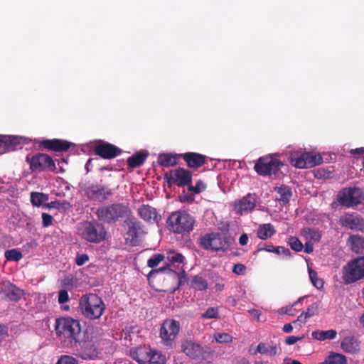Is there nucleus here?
<instances>
[{"instance_id":"1","label":"nucleus","mask_w":364,"mask_h":364,"mask_svg":"<svg viewBox=\"0 0 364 364\" xmlns=\"http://www.w3.org/2000/svg\"><path fill=\"white\" fill-rule=\"evenodd\" d=\"M56 335L65 346L77 345L80 340L81 326L78 320L71 317H62L55 320Z\"/></svg>"},{"instance_id":"2","label":"nucleus","mask_w":364,"mask_h":364,"mask_svg":"<svg viewBox=\"0 0 364 364\" xmlns=\"http://www.w3.org/2000/svg\"><path fill=\"white\" fill-rule=\"evenodd\" d=\"M79 309L85 318L95 320L102 316L106 310V306L97 294H87L80 298Z\"/></svg>"},{"instance_id":"3","label":"nucleus","mask_w":364,"mask_h":364,"mask_svg":"<svg viewBox=\"0 0 364 364\" xmlns=\"http://www.w3.org/2000/svg\"><path fill=\"white\" fill-rule=\"evenodd\" d=\"M129 208L123 203H112L100 207L96 212L99 220L107 224H114L128 216Z\"/></svg>"},{"instance_id":"4","label":"nucleus","mask_w":364,"mask_h":364,"mask_svg":"<svg viewBox=\"0 0 364 364\" xmlns=\"http://www.w3.org/2000/svg\"><path fill=\"white\" fill-rule=\"evenodd\" d=\"M195 218L184 210L173 212L167 219V226L170 231L176 234L189 233L194 227Z\"/></svg>"},{"instance_id":"5","label":"nucleus","mask_w":364,"mask_h":364,"mask_svg":"<svg viewBox=\"0 0 364 364\" xmlns=\"http://www.w3.org/2000/svg\"><path fill=\"white\" fill-rule=\"evenodd\" d=\"M230 237L220 232H211L201 237L199 245L204 250L218 252L227 250L230 245Z\"/></svg>"},{"instance_id":"6","label":"nucleus","mask_w":364,"mask_h":364,"mask_svg":"<svg viewBox=\"0 0 364 364\" xmlns=\"http://www.w3.org/2000/svg\"><path fill=\"white\" fill-rule=\"evenodd\" d=\"M364 278V257L349 261L342 269V279L345 284L354 283Z\"/></svg>"},{"instance_id":"7","label":"nucleus","mask_w":364,"mask_h":364,"mask_svg":"<svg viewBox=\"0 0 364 364\" xmlns=\"http://www.w3.org/2000/svg\"><path fill=\"white\" fill-rule=\"evenodd\" d=\"M81 237L87 242L100 243L106 239L107 231L104 225L96 221H87L80 229Z\"/></svg>"},{"instance_id":"8","label":"nucleus","mask_w":364,"mask_h":364,"mask_svg":"<svg viewBox=\"0 0 364 364\" xmlns=\"http://www.w3.org/2000/svg\"><path fill=\"white\" fill-rule=\"evenodd\" d=\"M26 161L32 172H54L56 170L54 160L46 154L37 153L32 156L28 155Z\"/></svg>"},{"instance_id":"9","label":"nucleus","mask_w":364,"mask_h":364,"mask_svg":"<svg viewBox=\"0 0 364 364\" xmlns=\"http://www.w3.org/2000/svg\"><path fill=\"white\" fill-rule=\"evenodd\" d=\"M284 165L279 159L272 155L259 157L256 161L254 169L260 176H266L275 174Z\"/></svg>"},{"instance_id":"10","label":"nucleus","mask_w":364,"mask_h":364,"mask_svg":"<svg viewBox=\"0 0 364 364\" xmlns=\"http://www.w3.org/2000/svg\"><path fill=\"white\" fill-rule=\"evenodd\" d=\"M192 172L190 170L178 167L166 173L164 179L166 181L169 188L173 185L184 187L192 183Z\"/></svg>"},{"instance_id":"11","label":"nucleus","mask_w":364,"mask_h":364,"mask_svg":"<svg viewBox=\"0 0 364 364\" xmlns=\"http://www.w3.org/2000/svg\"><path fill=\"white\" fill-rule=\"evenodd\" d=\"M74 354L83 360H93L99 357L101 349L92 340L80 341L75 345Z\"/></svg>"},{"instance_id":"12","label":"nucleus","mask_w":364,"mask_h":364,"mask_svg":"<svg viewBox=\"0 0 364 364\" xmlns=\"http://www.w3.org/2000/svg\"><path fill=\"white\" fill-rule=\"evenodd\" d=\"M180 331L179 321L166 319L160 328V337L165 346H171Z\"/></svg>"},{"instance_id":"13","label":"nucleus","mask_w":364,"mask_h":364,"mask_svg":"<svg viewBox=\"0 0 364 364\" xmlns=\"http://www.w3.org/2000/svg\"><path fill=\"white\" fill-rule=\"evenodd\" d=\"M127 229L126 231V242L133 246H136L139 242V237L144 233L143 225L135 218H128L124 221Z\"/></svg>"},{"instance_id":"14","label":"nucleus","mask_w":364,"mask_h":364,"mask_svg":"<svg viewBox=\"0 0 364 364\" xmlns=\"http://www.w3.org/2000/svg\"><path fill=\"white\" fill-rule=\"evenodd\" d=\"M363 198L360 190L358 188L343 189L338 194V202L348 208L357 205L362 203Z\"/></svg>"},{"instance_id":"15","label":"nucleus","mask_w":364,"mask_h":364,"mask_svg":"<svg viewBox=\"0 0 364 364\" xmlns=\"http://www.w3.org/2000/svg\"><path fill=\"white\" fill-rule=\"evenodd\" d=\"M85 193L88 199L100 203L107 200L112 195L110 188L100 184H92L87 186L85 188Z\"/></svg>"},{"instance_id":"16","label":"nucleus","mask_w":364,"mask_h":364,"mask_svg":"<svg viewBox=\"0 0 364 364\" xmlns=\"http://www.w3.org/2000/svg\"><path fill=\"white\" fill-rule=\"evenodd\" d=\"M339 224L355 231L364 230V218L355 213H346L339 218Z\"/></svg>"},{"instance_id":"17","label":"nucleus","mask_w":364,"mask_h":364,"mask_svg":"<svg viewBox=\"0 0 364 364\" xmlns=\"http://www.w3.org/2000/svg\"><path fill=\"white\" fill-rule=\"evenodd\" d=\"M95 154L105 159H112L120 155L122 149L117 146L106 141H100L94 146Z\"/></svg>"},{"instance_id":"18","label":"nucleus","mask_w":364,"mask_h":364,"mask_svg":"<svg viewBox=\"0 0 364 364\" xmlns=\"http://www.w3.org/2000/svg\"><path fill=\"white\" fill-rule=\"evenodd\" d=\"M35 143L42 150L47 149L58 152L67 151L71 145L68 141L60 139H36Z\"/></svg>"},{"instance_id":"19","label":"nucleus","mask_w":364,"mask_h":364,"mask_svg":"<svg viewBox=\"0 0 364 364\" xmlns=\"http://www.w3.org/2000/svg\"><path fill=\"white\" fill-rule=\"evenodd\" d=\"M256 207V197L255 195L248 193L241 199L235 200L233 205L234 211L242 215L252 211Z\"/></svg>"},{"instance_id":"20","label":"nucleus","mask_w":364,"mask_h":364,"mask_svg":"<svg viewBox=\"0 0 364 364\" xmlns=\"http://www.w3.org/2000/svg\"><path fill=\"white\" fill-rule=\"evenodd\" d=\"M24 139L19 136L1 135V154L22 149Z\"/></svg>"},{"instance_id":"21","label":"nucleus","mask_w":364,"mask_h":364,"mask_svg":"<svg viewBox=\"0 0 364 364\" xmlns=\"http://www.w3.org/2000/svg\"><path fill=\"white\" fill-rule=\"evenodd\" d=\"M181 158L190 168H198L206 164L208 156L197 152H186L181 154Z\"/></svg>"},{"instance_id":"22","label":"nucleus","mask_w":364,"mask_h":364,"mask_svg":"<svg viewBox=\"0 0 364 364\" xmlns=\"http://www.w3.org/2000/svg\"><path fill=\"white\" fill-rule=\"evenodd\" d=\"M1 294L5 299L16 302L21 299L23 291L9 281H1Z\"/></svg>"},{"instance_id":"23","label":"nucleus","mask_w":364,"mask_h":364,"mask_svg":"<svg viewBox=\"0 0 364 364\" xmlns=\"http://www.w3.org/2000/svg\"><path fill=\"white\" fill-rule=\"evenodd\" d=\"M181 349L186 355L193 359L200 358L203 354L202 347L192 341L187 340L183 342Z\"/></svg>"},{"instance_id":"24","label":"nucleus","mask_w":364,"mask_h":364,"mask_svg":"<svg viewBox=\"0 0 364 364\" xmlns=\"http://www.w3.org/2000/svg\"><path fill=\"white\" fill-rule=\"evenodd\" d=\"M138 214L141 219L146 222H158L161 219L156 208L149 204H144L138 209Z\"/></svg>"},{"instance_id":"25","label":"nucleus","mask_w":364,"mask_h":364,"mask_svg":"<svg viewBox=\"0 0 364 364\" xmlns=\"http://www.w3.org/2000/svg\"><path fill=\"white\" fill-rule=\"evenodd\" d=\"M152 349L146 346H139L131 350V357L139 364H146Z\"/></svg>"},{"instance_id":"26","label":"nucleus","mask_w":364,"mask_h":364,"mask_svg":"<svg viewBox=\"0 0 364 364\" xmlns=\"http://www.w3.org/2000/svg\"><path fill=\"white\" fill-rule=\"evenodd\" d=\"M341 347L344 352L355 354L360 351V342L355 336H346L341 343Z\"/></svg>"},{"instance_id":"27","label":"nucleus","mask_w":364,"mask_h":364,"mask_svg":"<svg viewBox=\"0 0 364 364\" xmlns=\"http://www.w3.org/2000/svg\"><path fill=\"white\" fill-rule=\"evenodd\" d=\"M276 200L282 205L289 203L292 196L291 188L287 185H282L279 187H275Z\"/></svg>"},{"instance_id":"28","label":"nucleus","mask_w":364,"mask_h":364,"mask_svg":"<svg viewBox=\"0 0 364 364\" xmlns=\"http://www.w3.org/2000/svg\"><path fill=\"white\" fill-rule=\"evenodd\" d=\"M181 154L162 153L159 154L157 162L159 165L164 167L174 166L178 164Z\"/></svg>"},{"instance_id":"29","label":"nucleus","mask_w":364,"mask_h":364,"mask_svg":"<svg viewBox=\"0 0 364 364\" xmlns=\"http://www.w3.org/2000/svg\"><path fill=\"white\" fill-rule=\"evenodd\" d=\"M149 156L147 151H140L127 159V164L132 168L140 167Z\"/></svg>"},{"instance_id":"30","label":"nucleus","mask_w":364,"mask_h":364,"mask_svg":"<svg viewBox=\"0 0 364 364\" xmlns=\"http://www.w3.org/2000/svg\"><path fill=\"white\" fill-rule=\"evenodd\" d=\"M266 251L269 252L275 253L277 255H284L287 257L291 255V252L288 248L282 246H274L272 245L259 244L257 252Z\"/></svg>"},{"instance_id":"31","label":"nucleus","mask_w":364,"mask_h":364,"mask_svg":"<svg viewBox=\"0 0 364 364\" xmlns=\"http://www.w3.org/2000/svg\"><path fill=\"white\" fill-rule=\"evenodd\" d=\"M348 244L350 249L357 254L364 253V237L358 235L349 237Z\"/></svg>"},{"instance_id":"32","label":"nucleus","mask_w":364,"mask_h":364,"mask_svg":"<svg viewBox=\"0 0 364 364\" xmlns=\"http://www.w3.org/2000/svg\"><path fill=\"white\" fill-rule=\"evenodd\" d=\"M189 285L196 291H204L208 288V283L205 279L199 275L191 276Z\"/></svg>"},{"instance_id":"33","label":"nucleus","mask_w":364,"mask_h":364,"mask_svg":"<svg viewBox=\"0 0 364 364\" xmlns=\"http://www.w3.org/2000/svg\"><path fill=\"white\" fill-rule=\"evenodd\" d=\"M312 338L318 341L333 340L337 336V331L333 329L327 331L316 330L311 333Z\"/></svg>"},{"instance_id":"34","label":"nucleus","mask_w":364,"mask_h":364,"mask_svg":"<svg viewBox=\"0 0 364 364\" xmlns=\"http://www.w3.org/2000/svg\"><path fill=\"white\" fill-rule=\"evenodd\" d=\"M276 230L271 223L261 225L257 230V237L261 240H267L274 235Z\"/></svg>"},{"instance_id":"35","label":"nucleus","mask_w":364,"mask_h":364,"mask_svg":"<svg viewBox=\"0 0 364 364\" xmlns=\"http://www.w3.org/2000/svg\"><path fill=\"white\" fill-rule=\"evenodd\" d=\"M306 159L305 152L301 153L300 155L297 154H291L290 156V162L292 166L298 168H306Z\"/></svg>"},{"instance_id":"36","label":"nucleus","mask_w":364,"mask_h":364,"mask_svg":"<svg viewBox=\"0 0 364 364\" xmlns=\"http://www.w3.org/2000/svg\"><path fill=\"white\" fill-rule=\"evenodd\" d=\"M257 352L261 354H267L270 356H274L281 352L276 345L267 347L265 343H259L257 347Z\"/></svg>"},{"instance_id":"37","label":"nucleus","mask_w":364,"mask_h":364,"mask_svg":"<svg viewBox=\"0 0 364 364\" xmlns=\"http://www.w3.org/2000/svg\"><path fill=\"white\" fill-rule=\"evenodd\" d=\"M302 232L308 242H318L321 238L320 232L316 229L306 228L302 230Z\"/></svg>"},{"instance_id":"38","label":"nucleus","mask_w":364,"mask_h":364,"mask_svg":"<svg viewBox=\"0 0 364 364\" xmlns=\"http://www.w3.org/2000/svg\"><path fill=\"white\" fill-rule=\"evenodd\" d=\"M305 156L306 159V168L319 165L323 162V158L320 154L305 152Z\"/></svg>"},{"instance_id":"39","label":"nucleus","mask_w":364,"mask_h":364,"mask_svg":"<svg viewBox=\"0 0 364 364\" xmlns=\"http://www.w3.org/2000/svg\"><path fill=\"white\" fill-rule=\"evenodd\" d=\"M48 200V196L43 193L32 192L31 193V203L33 206L39 207Z\"/></svg>"},{"instance_id":"40","label":"nucleus","mask_w":364,"mask_h":364,"mask_svg":"<svg viewBox=\"0 0 364 364\" xmlns=\"http://www.w3.org/2000/svg\"><path fill=\"white\" fill-rule=\"evenodd\" d=\"M166 357L161 353L152 349L146 364H165Z\"/></svg>"},{"instance_id":"41","label":"nucleus","mask_w":364,"mask_h":364,"mask_svg":"<svg viewBox=\"0 0 364 364\" xmlns=\"http://www.w3.org/2000/svg\"><path fill=\"white\" fill-rule=\"evenodd\" d=\"M207 188V185L202 180H198L194 186L188 185V191L193 193L194 195L199 194L205 191Z\"/></svg>"},{"instance_id":"42","label":"nucleus","mask_w":364,"mask_h":364,"mask_svg":"<svg viewBox=\"0 0 364 364\" xmlns=\"http://www.w3.org/2000/svg\"><path fill=\"white\" fill-rule=\"evenodd\" d=\"M326 364H347L345 355L340 353H333L326 360Z\"/></svg>"},{"instance_id":"43","label":"nucleus","mask_w":364,"mask_h":364,"mask_svg":"<svg viewBox=\"0 0 364 364\" xmlns=\"http://www.w3.org/2000/svg\"><path fill=\"white\" fill-rule=\"evenodd\" d=\"M4 256L8 261L18 262L23 257V255L21 251L17 249H11L6 250L4 253Z\"/></svg>"},{"instance_id":"44","label":"nucleus","mask_w":364,"mask_h":364,"mask_svg":"<svg viewBox=\"0 0 364 364\" xmlns=\"http://www.w3.org/2000/svg\"><path fill=\"white\" fill-rule=\"evenodd\" d=\"M308 271L312 284L317 289L323 287V282L321 279L318 277L317 272L311 268H309Z\"/></svg>"},{"instance_id":"45","label":"nucleus","mask_w":364,"mask_h":364,"mask_svg":"<svg viewBox=\"0 0 364 364\" xmlns=\"http://www.w3.org/2000/svg\"><path fill=\"white\" fill-rule=\"evenodd\" d=\"M46 206L50 208H56L58 210H67L71 207V205L66 200H55L46 204Z\"/></svg>"},{"instance_id":"46","label":"nucleus","mask_w":364,"mask_h":364,"mask_svg":"<svg viewBox=\"0 0 364 364\" xmlns=\"http://www.w3.org/2000/svg\"><path fill=\"white\" fill-rule=\"evenodd\" d=\"M202 318H219L220 314L218 308L210 307L204 313L201 314Z\"/></svg>"},{"instance_id":"47","label":"nucleus","mask_w":364,"mask_h":364,"mask_svg":"<svg viewBox=\"0 0 364 364\" xmlns=\"http://www.w3.org/2000/svg\"><path fill=\"white\" fill-rule=\"evenodd\" d=\"M165 257L163 254H155L147 261L148 267L154 268L164 259Z\"/></svg>"},{"instance_id":"48","label":"nucleus","mask_w":364,"mask_h":364,"mask_svg":"<svg viewBox=\"0 0 364 364\" xmlns=\"http://www.w3.org/2000/svg\"><path fill=\"white\" fill-rule=\"evenodd\" d=\"M288 244L291 248L296 252L301 251L304 247V245L296 237H290L289 238Z\"/></svg>"},{"instance_id":"49","label":"nucleus","mask_w":364,"mask_h":364,"mask_svg":"<svg viewBox=\"0 0 364 364\" xmlns=\"http://www.w3.org/2000/svg\"><path fill=\"white\" fill-rule=\"evenodd\" d=\"M178 200L181 203H191L195 200V195L191 192H186L185 190L178 196Z\"/></svg>"},{"instance_id":"50","label":"nucleus","mask_w":364,"mask_h":364,"mask_svg":"<svg viewBox=\"0 0 364 364\" xmlns=\"http://www.w3.org/2000/svg\"><path fill=\"white\" fill-rule=\"evenodd\" d=\"M167 259L172 264L182 263L183 262L184 257L182 254L176 253L173 251L168 253Z\"/></svg>"},{"instance_id":"51","label":"nucleus","mask_w":364,"mask_h":364,"mask_svg":"<svg viewBox=\"0 0 364 364\" xmlns=\"http://www.w3.org/2000/svg\"><path fill=\"white\" fill-rule=\"evenodd\" d=\"M318 306L314 303L310 305L305 311H303L305 315V318H309L313 316L318 314Z\"/></svg>"},{"instance_id":"52","label":"nucleus","mask_w":364,"mask_h":364,"mask_svg":"<svg viewBox=\"0 0 364 364\" xmlns=\"http://www.w3.org/2000/svg\"><path fill=\"white\" fill-rule=\"evenodd\" d=\"M56 364H78L77 360L70 355H61Z\"/></svg>"},{"instance_id":"53","label":"nucleus","mask_w":364,"mask_h":364,"mask_svg":"<svg viewBox=\"0 0 364 364\" xmlns=\"http://www.w3.org/2000/svg\"><path fill=\"white\" fill-rule=\"evenodd\" d=\"M215 338L218 343H229L232 340V336L226 333H217Z\"/></svg>"},{"instance_id":"54","label":"nucleus","mask_w":364,"mask_h":364,"mask_svg":"<svg viewBox=\"0 0 364 364\" xmlns=\"http://www.w3.org/2000/svg\"><path fill=\"white\" fill-rule=\"evenodd\" d=\"M70 297L67 290L62 289L58 292V301L59 304H64L69 301Z\"/></svg>"},{"instance_id":"55","label":"nucleus","mask_w":364,"mask_h":364,"mask_svg":"<svg viewBox=\"0 0 364 364\" xmlns=\"http://www.w3.org/2000/svg\"><path fill=\"white\" fill-rule=\"evenodd\" d=\"M41 218H42L43 226L44 228H47L52 224L53 218V216L50 215V214L43 213H42Z\"/></svg>"},{"instance_id":"56","label":"nucleus","mask_w":364,"mask_h":364,"mask_svg":"<svg viewBox=\"0 0 364 364\" xmlns=\"http://www.w3.org/2000/svg\"><path fill=\"white\" fill-rule=\"evenodd\" d=\"M89 260V256L87 254L77 255L75 258V263L77 266H82Z\"/></svg>"},{"instance_id":"57","label":"nucleus","mask_w":364,"mask_h":364,"mask_svg":"<svg viewBox=\"0 0 364 364\" xmlns=\"http://www.w3.org/2000/svg\"><path fill=\"white\" fill-rule=\"evenodd\" d=\"M246 270V267L242 264H236L232 267V272L240 275L243 274Z\"/></svg>"},{"instance_id":"58","label":"nucleus","mask_w":364,"mask_h":364,"mask_svg":"<svg viewBox=\"0 0 364 364\" xmlns=\"http://www.w3.org/2000/svg\"><path fill=\"white\" fill-rule=\"evenodd\" d=\"M304 338V335L302 336H289L286 338L285 343L287 345L291 346V345L296 343L297 341H301Z\"/></svg>"},{"instance_id":"59","label":"nucleus","mask_w":364,"mask_h":364,"mask_svg":"<svg viewBox=\"0 0 364 364\" xmlns=\"http://www.w3.org/2000/svg\"><path fill=\"white\" fill-rule=\"evenodd\" d=\"M304 252L306 253L310 254L314 250V243L311 242H306L305 245H304Z\"/></svg>"},{"instance_id":"60","label":"nucleus","mask_w":364,"mask_h":364,"mask_svg":"<svg viewBox=\"0 0 364 364\" xmlns=\"http://www.w3.org/2000/svg\"><path fill=\"white\" fill-rule=\"evenodd\" d=\"M248 312L250 314L251 316H252L254 318H257V320L259 319L261 313L259 310L253 309L249 310Z\"/></svg>"},{"instance_id":"61","label":"nucleus","mask_w":364,"mask_h":364,"mask_svg":"<svg viewBox=\"0 0 364 364\" xmlns=\"http://www.w3.org/2000/svg\"><path fill=\"white\" fill-rule=\"evenodd\" d=\"M248 242V236L247 234L244 233L242 234L239 239V242L241 245H247Z\"/></svg>"},{"instance_id":"62","label":"nucleus","mask_w":364,"mask_h":364,"mask_svg":"<svg viewBox=\"0 0 364 364\" xmlns=\"http://www.w3.org/2000/svg\"><path fill=\"white\" fill-rule=\"evenodd\" d=\"M293 326L291 323H286L282 328V331L286 333H289L292 331Z\"/></svg>"},{"instance_id":"63","label":"nucleus","mask_w":364,"mask_h":364,"mask_svg":"<svg viewBox=\"0 0 364 364\" xmlns=\"http://www.w3.org/2000/svg\"><path fill=\"white\" fill-rule=\"evenodd\" d=\"M350 152L352 154H364V147L351 149Z\"/></svg>"},{"instance_id":"64","label":"nucleus","mask_w":364,"mask_h":364,"mask_svg":"<svg viewBox=\"0 0 364 364\" xmlns=\"http://www.w3.org/2000/svg\"><path fill=\"white\" fill-rule=\"evenodd\" d=\"M308 318H305V315L304 312H302L297 318L296 321H294V323H296L297 321L301 322V323H306Z\"/></svg>"}]
</instances>
